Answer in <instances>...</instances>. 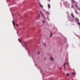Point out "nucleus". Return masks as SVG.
<instances>
[{
    "instance_id": "2",
    "label": "nucleus",
    "mask_w": 80,
    "mask_h": 80,
    "mask_svg": "<svg viewBox=\"0 0 80 80\" xmlns=\"http://www.w3.org/2000/svg\"><path fill=\"white\" fill-rule=\"evenodd\" d=\"M67 65V63L65 62L63 66L65 68H66V67L65 66Z\"/></svg>"
},
{
    "instance_id": "5",
    "label": "nucleus",
    "mask_w": 80,
    "mask_h": 80,
    "mask_svg": "<svg viewBox=\"0 0 80 80\" xmlns=\"http://www.w3.org/2000/svg\"><path fill=\"white\" fill-rule=\"evenodd\" d=\"M75 20H76V21H77V22H79V20L78 19V18H76L75 19Z\"/></svg>"
},
{
    "instance_id": "15",
    "label": "nucleus",
    "mask_w": 80,
    "mask_h": 80,
    "mask_svg": "<svg viewBox=\"0 0 80 80\" xmlns=\"http://www.w3.org/2000/svg\"><path fill=\"white\" fill-rule=\"evenodd\" d=\"M52 33H51L50 37H52Z\"/></svg>"
},
{
    "instance_id": "26",
    "label": "nucleus",
    "mask_w": 80,
    "mask_h": 80,
    "mask_svg": "<svg viewBox=\"0 0 80 80\" xmlns=\"http://www.w3.org/2000/svg\"><path fill=\"white\" fill-rule=\"evenodd\" d=\"M68 80H70L69 79H68Z\"/></svg>"
},
{
    "instance_id": "25",
    "label": "nucleus",
    "mask_w": 80,
    "mask_h": 80,
    "mask_svg": "<svg viewBox=\"0 0 80 80\" xmlns=\"http://www.w3.org/2000/svg\"><path fill=\"white\" fill-rule=\"evenodd\" d=\"M16 25H17V26H18V24H16Z\"/></svg>"
},
{
    "instance_id": "4",
    "label": "nucleus",
    "mask_w": 80,
    "mask_h": 80,
    "mask_svg": "<svg viewBox=\"0 0 80 80\" xmlns=\"http://www.w3.org/2000/svg\"><path fill=\"white\" fill-rule=\"evenodd\" d=\"M71 15L72 17V18H75V17H74V15H73V14L72 13Z\"/></svg>"
},
{
    "instance_id": "23",
    "label": "nucleus",
    "mask_w": 80,
    "mask_h": 80,
    "mask_svg": "<svg viewBox=\"0 0 80 80\" xmlns=\"http://www.w3.org/2000/svg\"><path fill=\"white\" fill-rule=\"evenodd\" d=\"M38 54H40V52H38Z\"/></svg>"
},
{
    "instance_id": "20",
    "label": "nucleus",
    "mask_w": 80,
    "mask_h": 80,
    "mask_svg": "<svg viewBox=\"0 0 80 80\" xmlns=\"http://www.w3.org/2000/svg\"><path fill=\"white\" fill-rule=\"evenodd\" d=\"M38 18H40V14H39L38 15Z\"/></svg>"
},
{
    "instance_id": "27",
    "label": "nucleus",
    "mask_w": 80,
    "mask_h": 80,
    "mask_svg": "<svg viewBox=\"0 0 80 80\" xmlns=\"http://www.w3.org/2000/svg\"><path fill=\"white\" fill-rule=\"evenodd\" d=\"M79 10H80V9H79Z\"/></svg>"
},
{
    "instance_id": "22",
    "label": "nucleus",
    "mask_w": 80,
    "mask_h": 80,
    "mask_svg": "<svg viewBox=\"0 0 80 80\" xmlns=\"http://www.w3.org/2000/svg\"><path fill=\"white\" fill-rule=\"evenodd\" d=\"M72 8H73V5H72Z\"/></svg>"
},
{
    "instance_id": "8",
    "label": "nucleus",
    "mask_w": 80,
    "mask_h": 80,
    "mask_svg": "<svg viewBox=\"0 0 80 80\" xmlns=\"http://www.w3.org/2000/svg\"><path fill=\"white\" fill-rule=\"evenodd\" d=\"M41 14L42 15V16H44V18L45 19H46V18L44 16H43V14H42V12H41Z\"/></svg>"
},
{
    "instance_id": "16",
    "label": "nucleus",
    "mask_w": 80,
    "mask_h": 80,
    "mask_svg": "<svg viewBox=\"0 0 80 80\" xmlns=\"http://www.w3.org/2000/svg\"><path fill=\"white\" fill-rule=\"evenodd\" d=\"M78 25H80V23H79V22H78Z\"/></svg>"
},
{
    "instance_id": "24",
    "label": "nucleus",
    "mask_w": 80,
    "mask_h": 80,
    "mask_svg": "<svg viewBox=\"0 0 80 80\" xmlns=\"http://www.w3.org/2000/svg\"><path fill=\"white\" fill-rule=\"evenodd\" d=\"M49 2H50V0H48Z\"/></svg>"
},
{
    "instance_id": "14",
    "label": "nucleus",
    "mask_w": 80,
    "mask_h": 80,
    "mask_svg": "<svg viewBox=\"0 0 80 80\" xmlns=\"http://www.w3.org/2000/svg\"><path fill=\"white\" fill-rule=\"evenodd\" d=\"M75 6L76 7H78V6L77 5V4H75Z\"/></svg>"
},
{
    "instance_id": "17",
    "label": "nucleus",
    "mask_w": 80,
    "mask_h": 80,
    "mask_svg": "<svg viewBox=\"0 0 80 80\" xmlns=\"http://www.w3.org/2000/svg\"><path fill=\"white\" fill-rule=\"evenodd\" d=\"M46 13H47V14H49V12H47Z\"/></svg>"
},
{
    "instance_id": "13",
    "label": "nucleus",
    "mask_w": 80,
    "mask_h": 80,
    "mask_svg": "<svg viewBox=\"0 0 80 80\" xmlns=\"http://www.w3.org/2000/svg\"><path fill=\"white\" fill-rule=\"evenodd\" d=\"M75 12L76 13H77V14H78V12H77V11H75Z\"/></svg>"
},
{
    "instance_id": "18",
    "label": "nucleus",
    "mask_w": 80,
    "mask_h": 80,
    "mask_svg": "<svg viewBox=\"0 0 80 80\" xmlns=\"http://www.w3.org/2000/svg\"><path fill=\"white\" fill-rule=\"evenodd\" d=\"M72 2H75V1H74V0H72Z\"/></svg>"
},
{
    "instance_id": "1",
    "label": "nucleus",
    "mask_w": 80,
    "mask_h": 80,
    "mask_svg": "<svg viewBox=\"0 0 80 80\" xmlns=\"http://www.w3.org/2000/svg\"><path fill=\"white\" fill-rule=\"evenodd\" d=\"M24 46L25 47L26 49L27 50V49H28V47H27V44H26V43H24Z\"/></svg>"
},
{
    "instance_id": "12",
    "label": "nucleus",
    "mask_w": 80,
    "mask_h": 80,
    "mask_svg": "<svg viewBox=\"0 0 80 80\" xmlns=\"http://www.w3.org/2000/svg\"><path fill=\"white\" fill-rule=\"evenodd\" d=\"M72 74H73V75H75V74H76V73L75 72H72Z\"/></svg>"
},
{
    "instance_id": "6",
    "label": "nucleus",
    "mask_w": 80,
    "mask_h": 80,
    "mask_svg": "<svg viewBox=\"0 0 80 80\" xmlns=\"http://www.w3.org/2000/svg\"><path fill=\"white\" fill-rule=\"evenodd\" d=\"M50 59L51 61H53V57H51L50 58Z\"/></svg>"
},
{
    "instance_id": "7",
    "label": "nucleus",
    "mask_w": 80,
    "mask_h": 80,
    "mask_svg": "<svg viewBox=\"0 0 80 80\" xmlns=\"http://www.w3.org/2000/svg\"><path fill=\"white\" fill-rule=\"evenodd\" d=\"M48 8H50V4H48Z\"/></svg>"
},
{
    "instance_id": "10",
    "label": "nucleus",
    "mask_w": 80,
    "mask_h": 80,
    "mask_svg": "<svg viewBox=\"0 0 80 80\" xmlns=\"http://www.w3.org/2000/svg\"><path fill=\"white\" fill-rule=\"evenodd\" d=\"M18 41L20 42L21 43H22V42H21V40H20V39H18Z\"/></svg>"
},
{
    "instance_id": "21",
    "label": "nucleus",
    "mask_w": 80,
    "mask_h": 80,
    "mask_svg": "<svg viewBox=\"0 0 80 80\" xmlns=\"http://www.w3.org/2000/svg\"><path fill=\"white\" fill-rule=\"evenodd\" d=\"M45 21L43 20V23H45Z\"/></svg>"
},
{
    "instance_id": "11",
    "label": "nucleus",
    "mask_w": 80,
    "mask_h": 80,
    "mask_svg": "<svg viewBox=\"0 0 80 80\" xmlns=\"http://www.w3.org/2000/svg\"><path fill=\"white\" fill-rule=\"evenodd\" d=\"M12 23L13 24V26H15V22H13V21H12Z\"/></svg>"
},
{
    "instance_id": "9",
    "label": "nucleus",
    "mask_w": 80,
    "mask_h": 80,
    "mask_svg": "<svg viewBox=\"0 0 80 80\" xmlns=\"http://www.w3.org/2000/svg\"><path fill=\"white\" fill-rule=\"evenodd\" d=\"M39 5L41 7H43L42 5L41 4H39Z\"/></svg>"
},
{
    "instance_id": "3",
    "label": "nucleus",
    "mask_w": 80,
    "mask_h": 80,
    "mask_svg": "<svg viewBox=\"0 0 80 80\" xmlns=\"http://www.w3.org/2000/svg\"><path fill=\"white\" fill-rule=\"evenodd\" d=\"M43 45L44 47H47V45L45 43H43Z\"/></svg>"
},
{
    "instance_id": "19",
    "label": "nucleus",
    "mask_w": 80,
    "mask_h": 80,
    "mask_svg": "<svg viewBox=\"0 0 80 80\" xmlns=\"http://www.w3.org/2000/svg\"><path fill=\"white\" fill-rule=\"evenodd\" d=\"M67 76H69V74H68V73H67Z\"/></svg>"
}]
</instances>
